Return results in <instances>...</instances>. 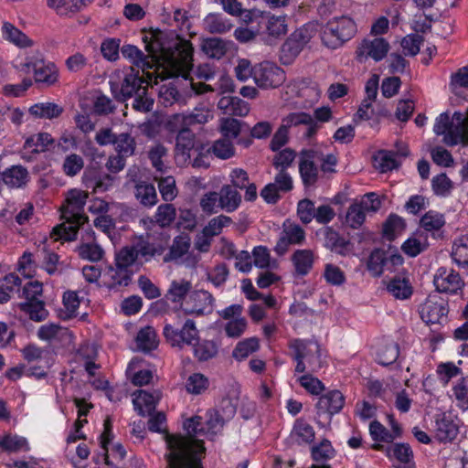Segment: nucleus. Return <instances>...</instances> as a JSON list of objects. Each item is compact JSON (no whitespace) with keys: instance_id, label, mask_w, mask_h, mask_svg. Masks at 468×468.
Here are the masks:
<instances>
[{"instance_id":"nucleus-24","label":"nucleus","mask_w":468,"mask_h":468,"mask_svg":"<svg viewBox=\"0 0 468 468\" xmlns=\"http://www.w3.org/2000/svg\"><path fill=\"white\" fill-rule=\"evenodd\" d=\"M218 194V207L226 212L235 211L241 203V195L232 188V186L224 185Z\"/></svg>"},{"instance_id":"nucleus-46","label":"nucleus","mask_w":468,"mask_h":468,"mask_svg":"<svg viewBox=\"0 0 468 468\" xmlns=\"http://www.w3.org/2000/svg\"><path fill=\"white\" fill-rule=\"evenodd\" d=\"M406 227L404 219L395 214L390 215L383 226L384 236L388 239L392 240L397 235L400 234Z\"/></svg>"},{"instance_id":"nucleus-43","label":"nucleus","mask_w":468,"mask_h":468,"mask_svg":"<svg viewBox=\"0 0 468 468\" xmlns=\"http://www.w3.org/2000/svg\"><path fill=\"white\" fill-rule=\"evenodd\" d=\"M195 145V134L186 128H182L176 136V151L182 155L189 156V152Z\"/></svg>"},{"instance_id":"nucleus-21","label":"nucleus","mask_w":468,"mask_h":468,"mask_svg":"<svg viewBox=\"0 0 468 468\" xmlns=\"http://www.w3.org/2000/svg\"><path fill=\"white\" fill-rule=\"evenodd\" d=\"M74 402L78 408V420H75L73 429L67 437V442H77L80 440L85 441L86 439V435L82 431V428L87 422V420L81 418L88 414V403L85 399H75Z\"/></svg>"},{"instance_id":"nucleus-60","label":"nucleus","mask_w":468,"mask_h":468,"mask_svg":"<svg viewBox=\"0 0 468 468\" xmlns=\"http://www.w3.org/2000/svg\"><path fill=\"white\" fill-rule=\"evenodd\" d=\"M376 167L382 173L388 172L399 165L392 152L381 151L375 157Z\"/></svg>"},{"instance_id":"nucleus-42","label":"nucleus","mask_w":468,"mask_h":468,"mask_svg":"<svg viewBox=\"0 0 468 468\" xmlns=\"http://www.w3.org/2000/svg\"><path fill=\"white\" fill-rule=\"evenodd\" d=\"M385 268H388V254L381 250H373L367 261L368 271L374 276H379Z\"/></svg>"},{"instance_id":"nucleus-55","label":"nucleus","mask_w":468,"mask_h":468,"mask_svg":"<svg viewBox=\"0 0 468 468\" xmlns=\"http://www.w3.org/2000/svg\"><path fill=\"white\" fill-rule=\"evenodd\" d=\"M292 434L297 441L303 443H311L314 439V428L303 420H297L294 423Z\"/></svg>"},{"instance_id":"nucleus-20","label":"nucleus","mask_w":468,"mask_h":468,"mask_svg":"<svg viewBox=\"0 0 468 468\" xmlns=\"http://www.w3.org/2000/svg\"><path fill=\"white\" fill-rule=\"evenodd\" d=\"M435 436L442 442L454 440L459 432L457 424L446 414H441L435 420Z\"/></svg>"},{"instance_id":"nucleus-64","label":"nucleus","mask_w":468,"mask_h":468,"mask_svg":"<svg viewBox=\"0 0 468 468\" xmlns=\"http://www.w3.org/2000/svg\"><path fill=\"white\" fill-rule=\"evenodd\" d=\"M458 405L468 410V377L463 378L452 388Z\"/></svg>"},{"instance_id":"nucleus-32","label":"nucleus","mask_w":468,"mask_h":468,"mask_svg":"<svg viewBox=\"0 0 468 468\" xmlns=\"http://www.w3.org/2000/svg\"><path fill=\"white\" fill-rule=\"evenodd\" d=\"M201 48L209 58H220L229 48V44L218 37H210L203 40Z\"/></svg>"},{"instance_id":"nucleus-51","label":"nucleus","mask_w":468,"mask_h":468,"mask_svg":"<svg viewBox=\"0 0 468 468\" xmlns=\"http://www.w3.org/2000/svg\"><path fill=\"white\" fill-rule=\"evenodd\" d=\"M176 210L173 204H162L154 214V221L162 228L170 226L175 220Z\"/></svg>"},{"instance_id":"nucleus-16","label":"nucleus","mask_w":468,"mask_h":468,"mask_svg":"<svg viewBox=\"0 0 468 468\" xmlns=\"http://www.w3.org/2000/svg\"><path fill=\"white\" fill-rule=\"evenodd\" d=\"M389 48L390 46L387 39L381 37H374L373 38H366L362 41L359 52L361 55L366 54L367 57L378 62L386 58Z\"/></svg>"},{"instance_id":"nucleus-44","label":"nucleus","mask_w":468,"mask_h":468,"mask_svg":"<svg viewBox=\"0 0 468 468\" xmlns=\"http://www.w3.org/2000/svg\"><path fill=\"white\" fill-rule=\"evenodd\" d=\"M69 334L66 327L61 326L58 324L49 323L43 324L37 331V336L41 340L51 341L54 339H59Z\"/></svg>"},{"instance_id":"nucleus-40","label":"nucleus","mask_w":468,"mask_h":468,"mask_svg":"<svg viewBox=\"0 0 468 468\" xmlns=\"http://www.w3.org/2000/svg\"><path fill=\"white\" fill-rule=\"evenodd\" d=\"M113 144L118 154L125 158L132 156L136 148L135 139L128 133L118 134Z\"/></svg>"},{"instance_id":"nucleus-25","label":"nucleus","mask_w":468,"mask_h":468,"mask_svg":"<svg viewBox=\"0 0 468 468\" xmlns=\"http://www.w3.org/2000/svg\"><path fill=\"white\" fill-rule=\"evenodd\" d=\"M191 246V239L188 234L182 233L176 236L169 248L168 253L164 257V261H177L186 255Z\"/></svg>"},{"instance_id":"nucleus-5","label":"nucleus","mask_w":468,"mask_h":468,"mask_svg":"<svg viewBox=\"0 0 468 468\" xmlns=\"http://www.w3.org/2000/svg\"><path fill=\"white\" fill-rule=\"evenodd\" d=\"M100 160H106L105 165L111 173H118L125 166V157L120 154L112 155L107 159L103 154H98L90 147V183H93L94 192H104L108 190L113 183L114 177L106 173H101L97 169L101 168Z\"/></svg>"},{"instance_id":"nucleus-26","label":"nucleus","mask_w":468,"mask_h":468,"mask_svg":"<svg viewBox=\"0 0 468 468\" xmlns=\"http://www.w3.org/2000/svg\"><path fill=\"white\" fill-rule=\"evenodd\" d=\"M28 178V172L22 165H12L2 173V180L9 187H22L26 186Z\"/></svg>"},{"instance_id":"nucleus-62","label":"nucleus","mask_w":468,"mask_h":468,"mask_svg":"<svg viewBox=\"0 0 468 468\" xmlns=\"http://www.w3.org/2000/svg\"><path fill=\"white\" fill-rule=\"evenodd\" d=\"M431 186L435 195L447 197L452 189V182L445 174L442 173L432 178Z\"/></svg>"},{"instance_id":"nucleus-15","label":"nucleus","mask_w":468,"mask_h":468,"mask_svg":"<svg viewBox=\"0 0 468 468\" xmlns=\"http://www.w3.org/2000/svg\"><path fill=\"white\" fill-rule=\"evenodd\" d=\"M133 395L134 396L133 399L134 409L142 416L151 415L162 396L161 392L157 389H154L151 392L139 389Z\"/></svg>"},{"instance_id":"nucleus-7","label":"nucleus","mask_w":468,"mask_h":468,"mask_svg":"<svg viewBox=\"0 0 468 468\" xmlns=\"http://www.w3.org/2000/svg\"><path fill=\"white\" fill-rule=\"evenodd\" d=\"M163 335L171 346L183 349L195 345L199 340V331L192 319H186L180 328L166 323Z\"/></svg>"},{"instance_id":"nucleus-18","label":"nucleus","mask_w":468,"mask_h":468,"mask_svg":"<svg viewBox=\"0 0 468 468\" xmlns=\"http://www.w3.org/2000/svg\"><path fill=\"white\" fill-rule=\"evenodd\" d=\"M282 125L288 130L292 127L305 125L306 131L304 134L307 137L313 136L319 127L316 122L313 119V117L310 114L303 112H292L288 114L284 118H282Z\"/></svg>"},{"instance_id":"nucleus-8","label":"nucleus","mask_w":468,"mask_h":468,"mask_svg":"<svg viewBox=\"0 0 468 468\" xmlns=\"http://www.w3.org/2000/svg\"><path fill=\"white\" fill-rule=\"evenodd\" d=\"M136 251L133 246L122 248L115 256L116 271L112 275L113 286H127L133 273L138 270Z\"/></svg>"},{"instance_id":"nucleus-3","label":"nucleus","mask_w":468,"mask_h":468,"mask_svg":"<svg viewBox=\"0 0 468 468\" xmlns=\"http://www.w3.org/2000/svg\"><path fill=\"white\" fill-rule=\"evenodd\" d=\"M88 194L80 189H70L67 193L65 204L61 207V218L64 220L57 225L51 231V237L55 240L63 239L66 241L76 239L78 230L88 218L84 214V206Z\"/></svg>"},{"instance_id":"nucleus-61","label":"nucleus","mask_w":468,"mask_h":468,"mask_svg":"<svg viewBox=\"0 0 468 468\" xmlns=\"http://www.w3.org/2000/svg\"><path fill=\"white\" fill-rule=\"evenodd\" d=\"M247 327V319L245 317H238L229 321L225 324L224 330L229 337L239 338L245 333Z\"/></svg>"},{"instance_id":"nucleus-30","label":"nucleus","mask_w":468,"mask_h":468,"mask_svg":"<svg viewBox=\"0 0 468 468\" xmlns=\"http://www.w3.org/2000/svg\"><path fill=\"white\" fill-rule=\"evenodd\" d=\"M37 259L40 262L38 267L46 271L48 275L57 273L59 264V256L57 253L43 246L37 250Z\"/></svg>"},{"instance_id":"nucleus-31","label":"nucleus","mask_w":468,"mask_h":468,"mask_svg":"<svg viewBox=\"0 0 468 468\" xmlns=\"http://www.w3.org/2000/svg\"><path fill=\"white\" fill-rule=\"evenodd\" d=\"M136 199L144 207H153L157 201V193L154 185L140 181L134 186Z\"/></svg>"},{"instance_id":"nucleus-12","label":"nucleus","mask_w":468,"mask_h":468,"mask_svg":"<svg viewBox=\"0 0 468 468\" xmlns=\"http://www.w3.org/2000/svg\"><path fill=\"white\" fill-rule=\"evenodd\" d=\"M34 69L35 81L40 87H49L54 85L58 80V70L54 63L38 66L37 62L31 60L22 64V69Z\"/></svg>"},{"instance_id":"nucleus-23","label":"nucleus","mask_w":468,"mask_h":468,"mask_svg":"<svg viewBox=\"0 0 468 468\" xmlns=\"http://www.w3.org/2000/svg\"><path fill=\"white\" fill-rule=\"evenodd\" d=\"M66 457L74 468H86L88 466V443L81 441L67 442Z\"/></svg>"},{"instance_id":"nucleus-28","label":"nucleus","mask_w":468,"mask_h":468,"mask_svg":"<svg viewBox=\"0 0 468 468\" xmlns=\"http://www.w3.org/2000/svg\"><path fill=\"white\" fill-rule=\"evenodd\" d=\"M192 283L191 282L180 279L174 280L165 294L167 300L172 303H184L191 292Z\"/></svg>"},{"instance_id":"nucleus-56","label":"nucleus","mask_w":468,"mask_h":468,"mask_svg":"<svg viewBox=\"0 0 468 468\" xmlns=\"http://www.w3.org/2000/svg\"><path fill=\"white\" fill-rule=\"evenodd\" d=\"M366 220L365 211L355 201L347 209L346 223L352 229L360 228Z\"/></svg>"},{"instance_id":"nucleus-37","label":"nucleus","mask_w":468,"mask_h":468,"mask_svg":"<svg viewBox=\"0 0 468 468\" xmlns=\"http://www.w3.org/2000/svg\"><path fill=\"white\" fill-rule=\"evenodd\" d=\"M388 292L397 299H408L412 294V287L409 280L395 277L387 285Z\"/></svg>"},{"instance_id":"nucleus-41","label":"nucleus","mask_w":468,"mask_h":468,"mask_svg":"<svg viewBox=\"0 0 468 468\" xmlns=\"http://www.w3.org/2000/svg\"><path fill=\"white\" fill-rule=\"evenodd\" d=\"M452 258L458 266L468 267V238L462 237L454 241Z\"/></svg>"},{"instance_id":"nucleus-19","label":"nucleus","mask_w":468,"mask_h":468,"mask_svg":"<svg viewBox=\"0 0 468 468\" xmlns=\"http://www.w3.org/2000/svg\"><path fill=\"white\" fill-rule=\"evenodd\" d=\"M345 405V397L339 390H331L321 396L316 403L319 413L334 415L338 413Z\"/></svg>"},{"instance_id":"nucleus-29","label":"nucleus","mask_w":468,"mask_h":468,"mask_svg":"<svg viewBox=\"0 0 468 468\" xmlns=\"http://www.w3.org/2000/svg\"><path fill=\"white\" fill-rule=\"evenodd\" d=\"M99 367V365L90 359V385L96 390L103 391L110 401L120 400L121 397L115 395V391L109 388V381L104 377L95 376L93 370Z\"/></svg>"},{"instance_id":"nucleus-33","label":"nucleus","mask_w":468,"mask_h":468,"mask_svg":"<svg viewBox=\"0 0 468 468\" xmlns=\"http://www.w3.org/2000/svg\"><path fill=\"white\" fill-rule=\"evenodd\" d=\"M29 112L37 118L53 119L63 112V108L54 102H40L31 106Z\"/></svg>"},{"instance_id":"nucleus-34","label":"nucleus","mask_w":468,"mask_h":468,"mask_svg":"<svg viewBox=\"0 0 468 468\" xmlns=\"http://www.w3.org/2000/svg\"><path fill=\"white\" fill-rule=\"evenodd\" d=\"M320 37L324 46L337 48L354 37L353 31H321Z\"/></svg>"},{"instance_id":"nucleus-50","label":"nucleus","mask_w":468,"mask_h":468,"mask_svg":"<svg viewBox=\"0 0 468 468\" xmlns=\"http://www.w3.org/2000/svg\"><path fill=\"white\" fill-rule=\"evenodd\" d=\"M399 345L391 342L383 346L377 354V360L382 366L393 364L399 357Z\"/></svg>"},{"instance_id":"nucleus-27","label":"nucleus","mask_w":468,"mask_h":468,"mask_svg":"<svg viewBox=\"0 0 468 468\" xmlns=\"http://www.w3.org/2000/svg\"><path fill=\"white\" fill-rule=\"evenodd\" d=\"M295 272L297 275L305 276L313 269L314 254L311 250H297L292 255Z\"/></svg>"},{"instance_id":"nucleus-10","label":"nucleus","mask_w":468,"mask_h":468,"mask_svg":"<svg viewBox=\"0 0 468 468\" xmlns=\"http://www.w3.org/2000/svg\"><path fill=\"white\" fill-rule=\"evenodd\" d=\"M214 297L205 290L191 292L182 303V310L186 314L204 315L213 312Z\"/></svg>"},{"instance_id":"nucleus-11","label":"nucleus","mask_w":468,"mask_h":468,"mask_svg":"<svg viewBox=\"0 0 468 468\" xmlns=\"http://www.w3.org/2000/svg\"><path fill=\"white\" fill-rule=\"evenodd\" d=\"M310 38L309 31H293L281 48V62L284 65L291 64Z\"/></svg>"},{"instance_id":"nucleus-13","label":"nucleus","mask_w":468,"mask_h":468,"mask_svg":"<svg viewBox=\"0 0 468 468\" xmlns=\"http://www.w3.org/2000/svg\"><path fill=\"white\" fill-rule=\"evenodd\" d=\"M304 230L295 224H284L282 235L275 246V251L278 255H283L290 245L302 244L304 240Z\"/></svg>"},{"instance_id":"nucleus-35","label":"nucleus","mask_w":468,"mask_h":468,"mask_svg":"<svg viewBox=\"0 0 468 468\" xmlns=\"http://www.w3.org/2000/svg\"><path fill=\"white\" fill-rule=\"evenodd\" d=\"M324 245L332 251L345 255L348 250L349 241L346 240L336 231L328 228L324 230Z\"/></svg>"},{"instance_id":"nucleus-57","label":"nucleus","mask_w":468,"mask_h":468,"mask_svg":"<svg viewBox=\"0 0 468 468\" xmlns=\"http://www.w3.org/2000/svg\"><path fill=\"white\" fill-rule=\"evenodd\" d=\"M37 255L35 256L33 253L25 251L21 258L19 259V271L26 277H33L36 275L37 270L38 268V264L36 261Z\"/></svg>"},{"instance_id":"nucleus-63","label":"nucleus","mask_w":468,"mask_h":468,"mask_svg":"<svg viewBox=\"0 0 468 468\" xmlns=\"http://www.w3.org/2000/svg\"><path fill=\"white\" fill-rule=\"evenodd\" d=\"M324 277L327 283L340 286L346 282L344 271L336 265L327 263L324 267Z\"/></svg>"},{"instance_id":"nucleus-53","label":"nucleus","mask_w":468,"mask_h":468,"mask_svg":"<svg viewBox=\"0 0 468 468\" xmlns=\"http://www.w3.org/2000/svg\"><path fill=\"white\" fill-rule=\"evenodd\" d=\"M423 38L417 33L409 34L400 41L404 56L414 57L420 52Z\"/></svg>"},{"instance_id":"nucleus-49","label":"nucleus","mask_w":468,"mask_h":468,"mask_svg":"<svg viewBox=\"0 0 468 468\" xmlns=\"http://www.w3.org/2000/svg\"><path fill=\"white\" fill-rule=\"evenodd\" d=\"M0 447L9 452H16L28 450V443L26 438L17 435H5L0 441Z\"/></svg>"},{"instance_id":"nucleus-45","label":"nucleus","mask_w":468,"mask_h":468,"mask_svg":"<svg viewBox=\"0 0 468 468\" xmlns=\"http://www.w3.org/2000/svg\"><path fill=\"white\" fill-rule=\"evenodd\" d=\"M192 346L194 347V355L199 361H207L213 358L218 350L217 344L211 340H204L200 343L197 341Z\"/></svg>"},{"instance_id":"nucleus-54","label":"nucleus","mask_w":468,"mask_h":468,"mask_svg":"<svg viewBox=\"0 0 468 468\" xmlns=\"http://www.w3.org/2000/svg\"><path fill=\"white\" fill-rule=\"evenodd\" d=\"M167 155V149L161 144H155L149 148L148 158L153 167L160 173L165 172V165L163 158Z\"/></svg>"},{"instance_id":"nucleus-14","label":"nucleus","mask_w":468,"mask_h":468,"mask_svg":"<svg viewBox=\"0 0 468 468\" xmlns=\"http://www.w3.org/2000/svg\"><path fill=\"white\" fill-rule=\"evenodd\" d=\"M437 291L441 292L454 293L463 286L462 279L453 270L440 268L433 280Z\"/></svg>"},{"instance_id":"nucleus-59","label":"nucleus","mask_w":468,"mask_h":468,"mask_svg":"<svg viewBox=\"0 0 468 468\" xmlns=\"http://www.w3.org/2000/svg\"><path fill=\"white\" fill-rule=\"evenodd\" d=\"M231 222V218L228 216L220 215L213 218L203 229V235L206 237H214L218 235L222 229Z\"/></svg>"},{"instance_id":"nucleus-48","label":"nucleus","mask_w":468,"mask_h":468,"mask_svg":"<svg viewBox=\"0 0 468 468\" xmlns=\"http://www.w3.org/2000/svg\"><path fill=\"white\" fill-rule=\"evenodd\" d=\"M259 340L256 337L247 338L237 344L233 349L232 356L237 360H242L258 350Z\"/></svg>"},{"instance_id":"nucleus-2","label":"nucleus","mask_w":468,"mask_h":468,"mask_svg":"<svg viewBox=\"0 0 468 468\" xmlns=\"http://www.w3.org/2000/svg\"><path fill=\"white\" fill-rule=\"evenodd\" d=\"M235 414V405L229 399H223L218 409L207 411L205 425L200 416H194L184 422L187 436L165 431V440L170 451L165 455L168 468H203L201 458L205 454L204 441L196 437L207 435L213 439Z\"/></svg>"},{"instance_id":"nucleus-17","label":"nucleus","mask_w":468,"mask_h":468,"mask_svg":"<svg viewBox=\"0 0 468 468\" xmlns=\"http://www.w3.org/2000/svg\"><path fill=\"white\" fill-rule=\"evenodd\" d=\"M448 313V309L443 301L434 302L428 299L420 307V317L426 324H440Z\"/></svg>"},{"instance_id":"nucleus-1","label":"nucleus","mask_w":468,"mask_h":468,"mask_svg":"<svg viewBox=\"0 0 468 468\" xmlns=\"http://www.w3.org/2000/svg\"><path fill=\"white\" fill-rule=\"evenodd\" d=\"M143 40L148 55L133 45H124L122 55L130 59L151 80L173 77L187 78L193 68V47L174 34L175 31H144ZM157 84V81H154Z\"/></svg>"},{"instance_id":"nucleus-36","label":"nucleus","mask_w":468,"mask_h":468,"mask_svg":"<svg viewBox=\"0 0 468 468\" xmlns=\"http://www.w3.org/2000/svg\"><path fill=\"white\" fill-rule=\"evenodd\" d=\"M21 311L28 314L29 318L35 322H42L48 316V311L45 308V303L37 302H24L18 304Z\"/></svg>"},{"instance_id":"nucleus-38","label":"nucleus","mask_w":468,"mask_h":468,"mask_svg":"<svg viewBox=\"0 0 468 468\" xmlns=\"http://www.w3.org/2000/svg\"><path fill=\"white\" fill-rule=\"evenodd\" d=\"M158 101L165 106L169 107L183 101L182 95L174 83L163 84L158 90Z\"/></svg>"},{"instance_id":"nucleus-58","label":"nucleus","mask_w":468,"mask_h":468,"mask_svg":"<svg viewBox=\"0 0 468 468\" xmlns=\"http://www.w3.org/2000/svg\"><path fill=\"white\" fill-rule=\"evenodd\" d=\"M176 121H181L185 125L195 123L203 124L208 122L210 118L209 111L207 109H195L193 112L187 115H176Z\"/></svg>"},{"instance_id":"nucleus-9","label":"nucleus","mask_w":468,"mask_h":468,"mask_svg":"<svg viewBox=\"0 0 468 468\" xmlns=\"http://www.w3.org/2000/svg\"><path fill=\"white\" fill-rule=\"evenodd\" d=\"M285 80L284 70L273 62L262 61L254 66V81L260 88H277Z\"/></svg>"},{"instance_id":"nucleus-47","label":"nucleus","mask_w":468,"mask_h":468,"mask_svg":"<svg viewBox=\"0 0 468 468\" xmlns=\"http://www.w3.org/2000/svg\"><path fill=\"white\" fill-rule=\"evenodd\" d=\"M49 6L54 7L59 15H68L80 11L85 5V0H48Z\"/></svg>"},{"instance_id":"nucleus-6","label":"nucleus","mask_w":468,"mask_h":468,"mask_svg":"<svg viewBox=\"0 0 468 468\" xmlns=\"http://www.w3.org/2000/svg\"><path fill=\"white\" fill-rule=\"evenodd\" d=\"M122 76L123 79L120 90L115 94V98L121 101H125L137 95V93H144V90L148 88L146 80L140 76L139 69L130 67L126 70L114 71L111 77V90L114 93L117 92L119 85L113 79H120Z\"/></svg>"},{"instance_id":"nucleus-39","label":"nucleus","mask_w":468,"mask_h":468,"mask_svg":"<svg viewBox=\"0 0 468 468\" xmlns=\"http://www.w3.org/2000/svg\"><path fill=\"white\" fill-rule=\"evenodd\" d=\"M136 343L138 348L144 352L155 349L158 346V341L154 329L151 326L141 329L137 334Z\"/></svg>"},{"instance_id":"nucleus-22","label":"nucleus","mask_w":468,"mask_h":468,"mask_svg":"<svg viewBox=\"0 0 468 468\" xmlns=\"http://www.w3.org/2000/svg\"><path fill=\"white\" fill-rule=\"evenodd\" d=\"M218 108L228 115L246 116L250 112L249 103L239 97H222L218 102Z\"/></svg>"},{"instance_id":"nucleus-52","label":"nucleus","mask_w":468,"mask_h":468,"mask_svg":"<svg viewBox=\"0 0 468 468\" xmlns=\"http://www.w3.org/2000/svg\"><path fill=\"white\" fill-rule=\"evenodd\" d=\"M154 180L158 182V187L162 198L168 202L172 201L177 196V189L176 186V180L173 176L160 177L154 176Z\"/></svg>"},{"instance_id":"nucleus-4","label":"nucleus","mask_w":468,"mask_h":468,"mask_svg":"<svg viewBox=\"0 0 468 468\" xmlns=\"http://www.w3.org/2000/svg\"><path fill=\"white\" fill-rule=\"evenodd\" d=\"M433 131L437 135H444L443 143L449 146L459 143L468 145V109L465 114L455 112L452 117L447 112L441 113Z\"/></svg>"}]
</instances>
